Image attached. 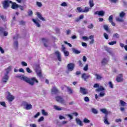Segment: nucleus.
<instances>
[{"mask_svg": "<svg viewBox=\"0 0 127 127\" xmlns=\"http://www.w3.org/2000/svg\"><path fill=\"white\" fill-rule=\"evenodd\" d=\"M35 71L36 73H37V75H38L39 77H42L41 68H40V66L39 65V64L36 65Z\"/></svg>", "mask_w": 127, "mask_h": 127, "instance_id": "nucleus-4", "label": "nucleus"}, {"mask_svg": "<svg viewBox=\"0 0 127 127\" xmlns=\"http://www.w3.org/2000/svg\"><path fill=\"white\" fill-rule=\"evenodd\" d=\"M116 20L118 22H124V19H123V18H122V17H116Z\"/></svg>", "mask_w": 127, "mask_h": 127, "instance_id": "nucleus-28", "label": "nucleus"}, {"mask_svg": "<svg viewBox=\"0 0 127 127\" xmlns=\"http://www.w3.org/2000/svg\"><path fill=\"white\" fill-rule=\"evenodd\" d=\"M0 105H1V106H2L3 107H6V106L5 105V102H0Z\"/></svg>", "mask_w": 127, "mask_h": 127, "instance_id": "nucleus-61", "label": "nucleus"}, {"mask_svg": "<svg viewBox=\"0 0 127 127\" xmlns=\"http://www.w3.org/2000/svg\"><path fill=\"white\" fill-rule=\"evenodd\" d=\"M62 52H64L65 51H66L65 49H66V48H65V47H64V45H62Z\"/></svg>", "mask_w": 127, "mask_h": 127, "instance_id": "nucleus-62", "label": "nucleus"}, {"mask_svg": "<svg viewBox=\"0 0 127 127\" xmlns=\"http://www.w3.org/2000/svg\"><path fill=\"white\" fill-rule=\"evenodd\" d=\"M109 85L110 88H111V89H113L114 88V85L113 84V83H112V81H110L109 82Z\"/></svg>", "mask_w": 127, "mask_h": 127, "instance_id": "nucleus-50", "label": "nucleus"}, {"mask_svg": "<svg viewBox=\"0 0 127 127\" xmlns=\"http://www.w3.org/2000/svg\"><path fill=\"white\" fill-rule=\"evenodd\" d=\"M32 21L35 23L37 27H40L41 25L40 24H39V22L40 20L38 19V18L36 19H32Z\"/></svg>", "mask_w": 127, "mask_h": 127, "instance_id": "nucleus-14", "label": "nucleus"}, {"mask_svg": "<svg viewBox=\"0 0 127 127\" xmlns=\"http://www.w3.org/2000/svg\"><path fill=\"white\" fill-rule=\"evenodd\" d=\"M37 15L38 18H39V19H40L41 20H42L43 21H46V20L42 17V15H41L40 13L37 12Z\"/></svg>", "mask_w": 127, "mask_h": 127, "instance_id": "nucleus-19", "label": "nucleus"}, {"mask_svg": "<svg viewBox=\"0 0 127 127\" xmlns=\"http://www.w3.org/2000/svg\"><path fill=\"white\" fill-rule=\"evenodd\" d=\"M54 54L56 55L58 60L60 61V62H62V57H61V54L59 51H56Z\"/></svg>", "mask_w": 127, "mask_h": 127, "instance_id": "nucleus-8", "label": "nucleus"}, {"mask_svg": "<svg viewBox=\"0 0 127 127\" xmlns=\"http://www.w3.org/2000/svg\"><path fill=\"white\" fill-rule=\"evenodd\" d=\"M101 92L99 95V97H100V98H102L103 97H104L105 96L106 93H105V91H99Z\"/></svg>", "mask_w": 127, "mask_h": 127, "instance_id": "nucleus-32", "label": "nucleus"}, {"mask_svg": "<svg viewBox=\"0 0 127 127\" xmlns=\"http://www.w3.org/2000/svg\"><path fill=\"white\" fill-rule=\"evenodd\" d=\"M95 76H96L97 80H101L102 79V76L98 74H95Z\"/></svg>", "mask_w": 127, "mask_h": 127, "instance_id": "nucleus-42", "label": "nucleus"}, {"mask_svg": "<svg viewBox=\"0 0 127 127\" xmlns=\"http://www.w3.org/2000/svg\"><path fill=\"white\" fill-rule=\"evenodd\" d=\"M59 90H58V89H57V88H56V87H53L52 89V93H54V94H57V93H59Z\"/></svg>", "mask_w": 127, "mask_h": 127, "instance_id": "nucleus-26", "label": "nucleus"}, {"mask_svg": "<svg viewBox=\"0 0 127 127\" xmlns=\"http://www.w3.org/2000/svg\"><path fill=\"white\" fill-rule=\"evenodd\" d=\"M23 80L25 82H26V83H28V84H29V85H31V86H33L35 82H39L38 80L36 79V77H32L31 78H29L24 75L23 77Z\"/></svg>", "mask_w": 127, "mask_h": 127, "instance_id": "nucleus-1", "label": "nucleus"}, {"mask_svg": "<svg viewBox=\"0 0 127 127\" xmlns=\"http://www.w3.org/2000/svg\"><path fill=\"white\" fill-rule=\"evenodd\" d=\"M26 70L28 73H32V71L30 70V68H29V67H27L26 68Z\"/></svg>", "mask_w": 127, "mask_h": 127, "instance_id": "nucleus-59", "label": "nucleus"}, {"mask_svg": "<svg viewBox=\"0 0 127 127\" xmlns=\"http://www.w3.org/2000/svg\"><path fill=\"white\" fill-rule=\"evenodd\" d=\"M90 10V8L88 7H85L83 10V12H88Z\"/></svg>", "mask_w": 127, "mask_h": 127, "instance_id": "nucleus-44", "label": "nucleus"}, {"mask_svg": "<svg viewBox=\"0 0 127 127\" xmlns=\"http://www.w3.org/2000/svg\"><path fill=\"white\" fill-rule=\"evenodd\" d=\"M80 93H81V94H82V95H87L89 94L88 90L86 89L85 88H83L81 87H80Z\"/></svg>", "mask_w": 127, "mask_h": 127, "instance_id": "nucleus-11", "label": "nucleus"}, {"mask_svg": "<svg viewBox=\"0 0 127 127\" xmlns=\"http://www.w3.org/2000/svg\"><path fill=\"white\" fill-rule=\"evenodd\" d=\"M64 54L65 57L69 56V52L65 51L64 52Z\"/></svg>", "mask_w": 127, "mask_h": 127, "instance_id": "nucleus-51", "label": "nucleus"}, {"mask_svg": "<svg viewBox=\"0 0 127 127\" xmlns=\"http://www.w3.org/2000/svg\"><path fill=\"white\" fill-rule=\"evenodd\" d=\"M21 64L24 67L27 66V63H25V62H21Z\"/></svg>", "mask_w": 127, "mask_h": 127, "instance_id": "nucleus-48", "label": "nucleus"}, {"mask_svg": "<svg viewBox=\"0 0 127 127\" xmlns=\"http://www.w3.org/2000/svg\"><path fill=\"white\" fill-rule=\"evenodd\" d=\"M72 51L73 53H74V54H80V53H81V51H78V50L74 48L72 49Z\"/></svg>", "mask_w": 127, "mask_h": 127, "instance_id": "nucleus-27", "label": "nucleus"}, {"mask_svg": "<svg viewBox=\"0 0 127 127\" xmlns=\"http://www.w3.org/2000/svg\"><path fill=\"white\" fill-rule=\"evenodd\" d=\"M36 3L38 6H39V7H41V6H42V3L41 2L37 1Z\"/></svg>", "mask_w": 127, "mask_h": 127, "instance_id": "nucleus-57", "label": "nucleus"}, {"mask_svg": "<svg viewBox=\"0 0 127 127\" xmlns=\"http://www.w3.org/2000/svg\"><path fill=\"white\" fill-rule=\"evenodd\" d=\"M67 68L68 71H73V70H74L75 68V64L74 63L68 64L67 65Z\"/></svg>", "mask_w": 127, "mask_h": 127, "instance_id": "nucleus-9", "label": "nucleus"}, {"mask_svg": "<svg viewBox=\"0 0 127 127\" xmlns=\"http://www.w3.org/2000/svg\"><path fill=\"white\" fill-rule=\"evenodd\" d=\"M88 64H86L85 65V66H84V67L83 68V70L84 71H88Z\"/></svg>", "mask_w": 127, "mask_h": 127, "instance_id": "nucleus-60", "label": "nucleus"}, {"mask_svg": "<svg viewBox=\"0 0 127 127\" xmlns=\"http://www.w3.org/2000/svg\"><path fill=\"white\" fill-rule=\"evenodd\" d=\"M109 1L112 3H117V2H118V0H109Z\"/></svg>", "mask_w": 127, "mask_h": 127, "instance_id": "nucleus-58", "label": "nucleus"}, {"mask_svg": "<svg viewBox=\"0 0 127 127\" xmlns=\"http://www.w3.org/2000/svg\"><path fill=\"white\" fill-rule=\"evenodd\" d=\"M56 100L57 102H58L59 103L62 104V105H66V101H65V100L61 96H56Z\"/></svg>", "mask_w": 127, "mask_h": 127, "instance_id": "nucleus-6", "label": "nucleus"}, {"mask_svg": "<svg viewBox=\"0 0 127 127\" xmlns=\"http://www.w3.org/2000/svg\"><path fill=\"white\" fill-rule=\"evenodd\" d=\"M100 111L103 113V114H105V116H108L109 114V111H107V109H102L100 110Z\"/></svg>", "mask_w": 127, "mask_h": 127, "instance_id": "nucleus-25", "label": "nucleus"}, {"mask_svg": "<svg viewBox=\"0 0 127 127\" xmlns=\"http://www.w3.org/2000/svg\"><path fill=\"white\" fill-rule=\"evenodd\" d=\"M42 121H44V117L43 116H42L39 118L38 122L40 123V122H42Z\"/></svg>", "mask_w": 127, "mask_h": 127, "instance_id": "nucleus-55", "label": "nucleus"}, {"mask_svg": "<svg viewBox=\"0 0 127 127\" xmlns=\"http://www.w3.org/2000/svg\"><path fill=\"white\" fill-rule=\"evenodd\" d=\"M77 10L79 11V12H83V9L80 7L77 8Z\"/></svg>", "mask_w": 127, "mask_h": 127, "instance_id": "nucleus-54", "label": "nucleus"}, {"mask_svg": "<svg viewBox=\"0 0 127 127\" xmlns=\"http://www.w3.org/2000/svg\"><path fill=\"white\" fill-rule=\"evenodd\" d=\"M104 37L105 38V39H109V35H108V34H107V33H104Z\"/></svg>", "mask_w": 127, "mask_h": 127, "instance_id": "nucleus-46", "label": "nucleus"}, {"mask_svg": "<svg viewBox=\"0 0 127 127\" xmlns=\"http://www.w3.org/2000/svg\"><path fill=\"white\" fill-rule=\"evenodd\" d=\"M29 16H31L33 14V12L32 10H29L27 12Z\"/></svg>", "mask_w": 127, "mask_h": 127, "instance_id": "nucleus-49", "label": "nucleus"}, {"mask_svg": "<svg viewBox=\"0 0 127 127\" xmlns=\"http://www.w3.org/2000/svg\"><path fill=\"white\" fill-rule=\"evenodd\" d=\"M12 3V1L10 0H4L2 2V4L4 9H7L9 7V4Z\"/></svg>", "mask_w": 127, "mask_h": 127, "instance_id": "nucleus-2", "label": "nucleus"}, {"mask_svg": "<svg viewBox=\"0 0 127 127\" xmlns=\"http://www.w3.org/2000/svg\"><path fill=\"white\" fill-rule=\"evenodd\" d=\"M103 28L106 30V31H109V25H104Z\"/></svg>", "mask_w": 127, "mask_h": 127, "instance_id": "nucleus-38", "label": "nucleus"}, {"mask_svg": "<svg viewBox=\"0 0 127 127\" xmlns=\"http://www.w3.org/2000/svg\"><path fill=\"white\" fill-rule=\"evenodd\" d=\"M113 19H114V16H113V15H110L109 17L108 20L109 22H113Z\"/></svg>", "mask_w": 127, "mask_h": 127, "instance_id": "nucleus-37", "label": "nucleus"}, {"mask_svg": "<svg viewBox=\"0 0 127 127\" xmlns=\"http://www.w3.org/2000/svg\"><path fill=\"white\" fill-rule=\"evenodd\" d=\"M5 70L6 71V72L5 73V74H7V75H8L10 71H11V66H8V68Z\"/></svg>", "mask_w": 127, "mask_h": 127, "instance_id": "nucleus-29", "label": "nucleus"}, {"mask_svg": "<svg viewBox=\"0 0 127 127\" xmlns=\"http://www.w3.org/2000/svg\"><path fill=\"white\" fill-rule=\"evenodd\" d=\"M65 116H66V117H68L70 120H73V116L72 115L70 114H66Z\"/></svg>", "mask_w": 127, "mask_h": 127, "instance_id": "nucleus-56", "label": "nucleus"}, {"mask_svg": "<svg viewBox=\"0 0 127 127\" xmlns=\"http://www.w3.org/2000/svg\"><path fill=\"white\" fill-rule=\"evenodd\" d=\"M9 79V75L6 73L4 74V76L2 78L1 81L4 83V84H6L8 80Z\"/></svg>", "mask_w": 127, "mask_h": 127, "instance_id": "nucleus-7", "label": "nucleus"}, {"mask_svg": "<svg viewBox=\"0 0 127 127\" xmlns=\"http://www.w3.org/2000/svg\"><path fill=\"white\" fill-rule=\"evenodd\" d=\"M14 99V96L11 95L10 92H8V95L7 96V99L9 102H12Z\"/></svg>", "mask_w": 127, "mask_h": 127, "instance_id": "nucleus-13", "label": "nucleus"}, {"mask_svg": "<svg viewBox=\"0 0 127 127\" xmlns=\"http://www.w3.org/2000/svg\"><path fill=\"white\" fill-rule=\"evenodd\" d=\"M104 48H105L106 51H107L108 52V53H109V54H110L111 55H112V54H113V53L112 52V50H111V48H109L108 46H105Z\"/></svg>", "mask_w": 127, "mask_h": 127, "instance_id": "nucleus-21", "label": "nucleus"}, {"mask_svg": "<svg viewBox=\"0 0 127 127\" xmlns=\"http://www.w3.org/2000/svg\"><path fill=\"white\" fill-rule=\"evenodd\" d=\"M109 45H115V44H117V41H112L111 42L108 43Z\"/></svg>", "mask_w": 127, "mask_h": 127, "instance_id": "nucleus-45", "label": "nucleus"}, {"mask_svg": "<svg viewBox=\"0 0 127 127\" xmlns=\"http://www.w3.org/2000/svg\"><path fill=\"white\" fill-rule=\"evenodd\" d=\"M59 119L60 120H66V118H65L64 116H62V115L59 116Z\"/></svg>", "mask_w": 127, "mask_h": 127, "instance_id": "nucleus-63", "label": "nucleus"}, {"mask_svg": "<svg viewBox=\"0 0 127 127\" xmlns=\"http://www.w3.org/2000/svg\"><path fill=\"white\" fill-rule=\"evenodd\" d=\"M13 46L15 49H17L18 48V41L17 40H14Z\"/></svg>", "mask_w": 127, "mask_h": 127, "instance_id": "nucleus-23", "label": "nucleus"}, {"mask_svg": "<svg viewBox=\"0 0 127 127\" xmlns=\"http://www.w3.org/2000/svg\"><path fill=\"white\" fill-rule=\"evenodd\" d=\"M120 104L121 106H122V107H125V106L127 105V103H126V102L122 100L120 101Z\"/></svg>", "mask_w": 127, "mask_h": 127, "instance_id": "nucleus-31", "label": "nucleus"}, {"mask_svg": "<svg viewBox=\"0 0 127 127\" xmlns=\"http://www.w3.org/2000/svg\"><path fill=\"white\" fill-rule=\"evenodd\" d=\"M25 24V21L21 20L19 22V25H24Z\"/></svg>", "mask_w": 127, "mask_h": 127, "instance_id": "nucleus-53", "label": "nucleus"}, {"mask_svg": "<svg viewBox=\"0 0 127 127\" xmlns=\"http://www.w3.org/2000/svg\"><path fill=\"white\" fill-rule=\"evenodd\" d=\"M89 5L90 7H93V6L95 5V3H94V1H93V0H89Z\"/></svg>", "mask_w": 127, "mask_h": 127, "instance_id": "nucleus-36", "label": "nucleus"}, {"mask_svg": "<svg viewBox=\"0 0 127 127\" xmlns=\"http://www.w3.org/2000/svg\"><path fill=\"white\" fill-rule=\"evenodd\" d=\"M94 14H98L100 16H104V15H105V11H104L103 10L97 11L94 12Z\"/></svg>", "mask_w": 127, "mask_h": 127, "instance_id": "nucleus-15", "label": "nucleus"}, {"mask_svg": "<svg viewBox=\"0 0 127 127\" xmlns=\"http://www.w3.org/2000/svg\"><path fill=\"white\" fill-rule=\"evenodd\" d=\"M43 42L44 43V46H45V47H46V48L48 47V46L46 44L48 42V41L47 39H43Z\"/></svg>", "mask_w": 127, "mask_h": 127, "instance_id": "nucleus-33", "label": "nucleus"}, {"mask_svg": "<svg viewBox=\"0 0 127 127\" xmlns=\"http://www.w3.org/2000/svg\"><path fill=\"white\" fill-rule=\"evenodd\" d=\"M67 90V92H68V94L69 95H72V94H73V90L72 89V88H71L70 87H66Z\"/></svg>", "mask_w": 127, "mask_h": 127, "instance_id": "nucleus-30", "label": "nucleus"}, {"mask_svg": "<svg viewBox=\"0 0 127 127\" xmlns=\"http://www.w3.org/2000/svg\"><path fill=\"white\" fill-rule=\"evenodd\" d=\"M22 106L23 107L24 110H29L32 109V105L27 103V102L25 101L22 102Z\"/></svg>", "mask_w": 127, "mask_h": 127, "instance_id": "nucleus-3", "label": "nucleus"}, {"mask_svg": "<svg viewBox=\"0 0 127 127\" xmlns=\"http://www.w3.org/2000/svg\"><path fill=\"white\" fill-rule=\"evenodd\" d=\"M83 123H84V124H89V123H91V121L90 120H88V119H87L86 118H85L83 119Z\"/></svg>", "mask_w": 127, "mask_h": 127, "instance_id": "nucleus-35", "label": "nucleus"}, {"mask_svg": "<svg viewBox=\"0 0 127 127\" xmlns=\"http://www.w3.org/2000/svg\"><path fill=\"white\" fill-rule=\"evenodd\" d=\"M108 62H109V60H108L107 59H106V58H104L102 60L101 63H102V65H107V64H108Z\"/></svg>", "mask_w": 127, "mask_h": 127, "instance_id": "nucleus-22", "label": "nucleus"}, {"mask_svg": "<svg viewBox=\"0 0 127 127\" xmlns=\"http://www.w3.org/2000/svg\"><path fill=\"white\" fill-rule=\"evenodd\" d=\"M61 6H67V4L65 2H64L61 4Z\"/></svg>", "mask_w": 127, "mask_h": 127, "instance_id": "nucleus-64", "label": "nucleus"}, {"mask_svg": "<svg viewBox=\"0 0 127 127\" xmlns=\"http://www.w3.org/2000/svg\"><path fill=\"white\" fill-rule=\"evenodd\" d=\"M93 87L94 88H97L95 90L96 92H102V91H105V90H106L104 87L102 86H100V84H99V83L94 84Z\"/></svg>", "mask_w": 127, "mask_h": 127, "instance_id": "nucleus-5", "label": "nucleus"}, {"mask_svg": "<svg viewBox=\"0 0 127 127\" xmlns=\"http://www.w3.org/2000/svg\"><path fill=\"white\" fill-rule=\"evenodd\" d=\"M84 100L85 102H90V99L87 96L84 97Z\"/></svg>", "mask_w": 127, "mask_h": 127, "instance_id": "nucleus-52", "label": "nucleus"}, {"mask_svg": "<svg viewBox=\"0 0 127 127\" xmlns=\"http://www.w3.org/2000/svg\"><path fill=\"white\" fill-rule=\"evenodd\" d=\"M113 37V38H117V39H119V38H120V34H119L118 33L114 34Z\"/></svg>", "mask_w": 127, "mask_h": 127, "instance_id": "nucleus-34", "label": "nucleus"}, {"mask_svg": "<svg viewBox=\"0 0 127 127\" xmlns=\"http://www.w3.org/2000/svg\"><path fill=\"white\" fill-rule=\"evenodd\" d=\"M84 18V15H81L79 17L75 18L74 22H79L81 19H83Z\"/></svg>", "mask_w": 127, "mask_h": 127, "instance_id": "nucleus-18", "label": "nucleus"}, {"mask_svg": "<svg viewBox=\"0 0 127 127\" xmlns=\"http://www.w3.org/2000/svg\"><path fill=\"white\" fill-rule=\"evenodd\" d=\"M3 32H4V28L2 27H0V34H3Z\"/></svg>", "mask_w": 127, "mask_h": 127, "instance_id": "nucleus-41", "label": "nucleus"}, {"mask_svg": "<svg viewBox=\"0 0 127 127\" xmlns=\"http://www.w3.org/2000/svg\"><path fill=\"white\" fill-rule=\"evenodd\" d=\"M12 3V5H11V8H12V9H16V8H17V7H19V5L16 4V3L15 2H13L11 3Z\"/></svg>", "mask_w": 127, "mask_h": 127, "instance_id": "nucleus-20", "label": "nucleus"}, {"mask_svg": "<svg viewBox=\"0 0 127 127\" xmlns=\"http://www.w3.org/2000/svg\"><path fill=\"white\" fill-rule=\"evenodd\" d=\"M42 114L43 116H48V113L46 112L44 110H42Z\"/></svg>", "mask_w": 127, "mask_h": 127, "instance_id": "nucleus-43", "label": "nucleus"}, {"mask_svg": "<svg viewBox=\"0 0 127 127\" xmlns=\"http://www.w3.org/2000/svg\"><path fill=\"white\" fill-rule=\"evenodd\" d=\"M104 123L105 125H110L109 121H108V116L105 115V117L104 118Z\"/></svg>", "mask_w": 127, "mask_h": 127, "instance_id": "nucleus-24", "label": "nucleus"}, {"mask_svg": "<svg viewBox=\"0 0 127 127\" xmlns=\"http://www.w3.org/2000/svg\"><path fill=\"white\" fill-rule=\"evenodd\" d=\"M124 76V74L122 73L119 74L118 76L116 77L117 82H123L124 78L123 77Z\"/></svg>", "mask_w": 127, "mask_h": 127, "instance_id": "nucleus-12", "label": "nucleus"}, {"mask_svg": "<svg viewBox=\"0 0 127 127\" xmlns=\"http://www.w3.org/2000/svg\"><path fill=\"white\" fill-rule=\"evenodd\" d=\"M75 122L77 125H78V126H80V127H83V126H84L83 122H82V121H81V120H80L79 118H76Z\"/></svg>", "mask_w": 127, "mask_h": 127, "instance_id": "nucleus-16", "label": "nucleus"}, {"mask_svg": "<svg viewBox=\"0 0 127 127\" xmlns=\"http://www.w3.org/2000/svg\"><path fill=\"white\" fill-rule=\"evenodd\" d=\"M82 79H83L84 81L87 82V79H89V78H91V75L90 74H87V73H82L81 75Z\"/></svg>", "mask_w": 127, "mask_h": 127, "instance_id": "nucleus-10", "label": "nucleus"}, {"mask_svg": "<svg viewBox=\"0 0 127 127\" xmlns=\"http://www.w3.org/2000/svg\"><path fill=\"white\" fill-rule=\"evenodd\" d=\"M54 109H55V110H56V111H64V110H66V109H65L64 108H61L57 105H55L54 106Z\"/></svg>", "mask_w": 127, "mask_h": 127, "instance_id": "nucleus-17", "label": "nucleus"}, {"mask_svg": "<svg viewBox=\"0 0 127 127\" xmlns=\"http://www.w3.org/2000/svg\"><path fill=\"white\" fill-rule=\"evenodd\" d=\"M23 75H17L16 76V78H19L20 80H23Z\"/></svg>", "mask_w": 127, "mask_h": 127, "instance_id": "nucleus-47", "label": "nucleus"}, {"mask_svg": "<svg viewBox=\"0 0 127 127\" xmlns=\"http://www.w3.org/2000/svg\"><path fill=\"white\" fill-rule=\"evenodd\" d=\"M125 15H126V14L125 13V12L122 11L120 13L119 16L121 18H124L125 17Z\"/></svg>", "mask_w": 127, "mask_h": 127, "instance_id": "nucleus-40", "label": "nucleus"}, {"mask_svg": "<svg viewBox=\"0 0 127 127\" xmlns=\"http://www.w3.org/2000/svg\"><path fill=\"white\" fill-rule=\"evenodd\" d=\"M91 111L93 114H95L96 115H97V114L98 113V110L95 108H92Z\"/></svg>", "mask_w": 127, "mask_h": 127, "instance_id": "nucleus-39", "label": "nucleus"}]
</instances>
